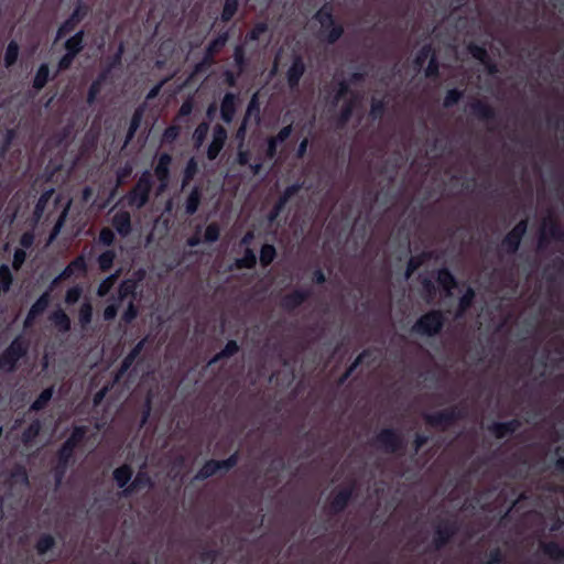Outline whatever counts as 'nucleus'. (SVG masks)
Masks as SVG:
<instances>
[{
    "label": "nucleus",
    "mask_w": 564,
    "mask_h": 564,
    "mask_svg": "<svg viewBox=\"0 0 564 564\" xmlns=\"http://www.w3.org/2000/svg\"><path fill=\"white\" fill-rule=\"evenodd\" d=\"M313 19L321 25L318 37L327 44H335L344 35V25L334 15L333 6L324 3L314 14Z\"/></svg>",
    "instance_id": "1"
},
{
    "label": "nucleus",
    "mask_w": 564,
    "mask_h": 564,
    "mask_svg": "<svg viewBox=\"0 0 564 564\" xmlns=\"http://www.w3.org/2000/svg\"><path fill=\"white\" fill-rule=\"evenodd\" d=\"M446 317L441 310H430L422 314L412 325L411 333L421 337H435L444 328Z\"/></svg>",
    "instance_id": "2"
},
{
    "label": "nucleus",
    "mask_w": 564,
    "mask_h": 564,
    "mask_svg": "<svg viewBox=\"0 0 564 564\" xmlns=\"http://www.w3.org/2000/svg\"><path fill=\"white\" fill-rule=\"evenodd\" d=\"M152 188L153 175L149 170H145L141 173L133 187L127 193V205L137 209L144 207L149 203Z\"/></svg>",
    "instance_id": "3"
},
{
    "label": "nucleus",
    "mask_w": 564,
    "mask_h": 564,
    "mask_svg": "<svg viewBox=\"0 0 564 564\" xmlns=\"http://www.w3.org/2000/svg\"><path fill=\"white\" fill-rule=\"evenodd\" d=\"M29 347V341L22 335L17 336L1 352L0 368L6 372L15 371L18 361L26 356Z\"/></svg>",
    "instance_id": "4"
},
{
    "label": "nucleus",
    "mask_w": 564,
    "mask_h": 564,
    "mask_svg": "<svg viewBox=\"0 0 564 564\" xmlns=\"http://www.w3.org/2000/svg\"><path fill=\"white\" fill-rule=\"evenodd\" d=\"M91 12V7L84 0H77L75 7L67 19H65L57 28L55 41H59L68 34L75 32L77 26Z\"/></svg>",
    "instance_id": "5"
},
{
    "label": "nucleus",
    "mask_w": 564,
    "mask_h": 564,
    "mask_svg": "<svg viewBox=\"0 0 564 564\" xmlns=\"http://www.w3.org/2000/svg\"><path fill=\"white\" fill-rule=\"evenodd\" d=\"M465 414L466 413L464 408L458 405H452L442 411L426 413L423 415V417L427 425L445 430L454 425L457 421L464 419Z\"/></svg>",
    "instance_id": "6"
},
{
    "label": "nucleus",
    "mask_w": 564,
    "mask_h": 564,
    "mask_svg": "<svg viewBox=\"0 0 564 564\" xmlns=\"http://www.w3.org/2000/svg\"><path fill=\"white\" fill-rule=\"evenodd\" d=\"M373 445L388 454H397L404 449L402 435L392 427H384L377 433Z\"/></svg>",
    "instance_id": "7"
},
{
    "label": "nucleus",
    "mask_w": 564,
    "mask_h": 564,
    "mask_svg": "<svg viewBox=\"0 0 564 564\" xmlns=\"http://www.w3.org/2000/svg\"><path fill=\"white\" fill-rule=\"evenodd\" d=\"M458 531V523L455 519H441L434 525L432 546L435 551L444 549Z\"/></svg>",
    "instance_id": "8"
},
{
    "label": "nucleus",
    "mask_w": 564,
    "mask_h": 564,
    "mask_svg": "<svg viewBox=\"0 0 564 564\" xmlns=\"http://www.w3.org/2000/svg\"><path fill=\"white\" fill-rule=\"evenodd\" d=\"M355 494V484L338 488L334 491L328 505V513L336 516L346 510Z\"/></svg>",
    "instance_id": "9"
},
{
    "label": "nucleus",
    "mask_w": 564,
    "mask_h": 564,
    "mask_svg": "<svg viewBox=\"0 0 564 564\" xmlns=\"http://www.w3.org/2000/svg\"><path fill=\"white\" fill-rule=\"evenodd\" d=\"M551 240L564 241V230L555 218L544 223L539 235L538 248L543 250Z\"/></svg>",
    "instance_id": "10"
},
{
    "label": "nucleus",
    "mask_w": 564,
    "mask_h": 564,
    "mask_svg": "<svg viewBox=\"0 0 564 564\" xmlns=\"http://www.w3.org/2000/svg\"><path fill=\"white\" fill-rule=\"evenodd\" d=\"M171 164H172V155L170 153L163 152V153L159 154L156 164L154 166V176L160 182V186H159L160 192L164 191L170 182Z\"/></svg>",
    "instance_id": "11"
},
{
    "label": "nucleus",
    "mask_w": 564,
    "mask_h": 564,
    "mask_svg": "<svg viewBox=\"0 0 564 564\" xmlns=\"http://www.w3.org/2000/svg\"><path fill=\"white\" fill-rule=\"evenodd\" d=\"M311 295V289H295L281 299L280 305L284 311L293 312L305 303Z\"/></svg>",
    "instance_id": "12"
},
{
    "label": "nucleus",
    "mask_w": 564,
    "mask_h": 564,
    "mask_svg": "<svg viewBox=\"0 0 564 564\" xmlns=\"http://www.w3.org/2000/svg\"><path fill=\"white\" fill-rule=\"evenodd\" d=\"M228 138L227 130L221 124H216L213 129V139L210 144L207 148V159L209 161H214L218 158L219 153L225 147L226 140Z\"/></svg>",
    "instance_id": "13"
},
{
    "label": "nucleus",
    "mask_w": 564,
    "mask_h": 564,
    "mask_svg": "<svg viewBox=\"0 0 564 564\" xmlns=\"http://www.w3.org/2000/svg\"><path fill=\"white\" fill-rule=\"evenodd\" d=\"M471 115L482 122H495L497 121V111L487 101L477 99L469 105Z\"/></svg>",
    "instance_id": "14"
},
{
    "label": "nucleus",
    "mask_w": 564,
    "mask_h": 564,
    "mask_svg": "<svg viewBox=\"0 0 564 564\" xmlns=\"http://www.w3.org/2000/svg\"><path fill=\"white\" fill-rule=\"evenodd\" d=\"M521 421L519 419H512L507 422H494L488 425L487 430L497 440H503L509 435H512L516 431L521 427Z\"/></svg>",
    "instance_id": "15"
},
{
    "label": "nucleus",
    "mask_w": 564,
    "mask_h": 564,
    "mask_svg": "<svg viewBox=\"0 0 564 564\" xmlns=\"http://www.w3.org/2000/svg\"><path fill=\"white\" fill-rule=\"evenodd\" d=\"M239 97L235 93H226L220 101V118L225 123H231L237 112Z\"/></svg>",
    "instance_id": "16"
},
{
    "label": "nucleus",
    "mask_w": 564,
    "mask_h": 564,
    "mask_svg": "<svg viewBox=\"0 0 564 564\" xmlns=\"http://www.w3.org/2000/svg\"><path fill=\"white\" fill-rule=\"evenodd\" d=\"M304 73H305L304 61L300 55H296L293 58L292 64L286 72V79H288L289 87L291 89H295L299 87L300 80H301L302 76L304 75Z\"/></svg>",
    "instance_id": "17"
},
{
    "label": "nucleus",
    "mask_w": 564,
    "mask_h": 564,
    "mask_svg": "<svg viewBox=\"0 0 564 564\" xmlns=\"http://www.w3.org/2000/svg\"><path fill=\"white\" fill-rule=\"evenodd\" d=\"M111 225L121 237L129 236L132 231V221L130 213L126 210L116 213L112 216Z\"/></svg>",
    "instance_id": "18"
},
{
    "label": "nucleus",
    "mask_w": 564,
    "mask_h": 564,
    "mask_svg": "<svg viewBox=\"0 0 564 564\" xmlns=\"http://www.w3.org/2000/svg\"><path fill=\"white\" fill-rule=\"evenodd\" d=\"M88 270L86 259L83 254L73 259L59 273V278L70 279L74 275H84Z\"/></svg>",
    "instance_id": "19"
},
{
    "label": "nucleus",
    "mask_w": 564,
    "mask_h": 564,
    "mask_svg": "<svg viewBox=\"0 0 564 564\" xmlns=\"http://www.w3.org/2000/svg\"><path fill=\"white\" fill-rule=\"evenodd\" d=\"M145 339H141L137 343V345L127 354V356L122 359L120 367L116 375V380H119L133 365L135 359L139 357L141 351L144 348Z\"/></svg>",
    "instance_id": "20"
},
{
    "label": "nucleus",
    "mask_w": 564,
    "mask_h": 564,
    "mask_svg": "<svg viewBox=\"0 0 564 564\" xmlns=\"http://www.w3.org/2000/svg\"><path fill=\"white\" fill-rule=\"evenodd\" d=\"M86 33L83 29L76 31L73 35H70L63 44V47L66 52L72 53L78 56L85 48Z\"/></svg>",
    "instance_id": "21"
},
{
    "label": "nucleus",
    "mask_w": 564,
    "mask_h": 564,
    "mask_svg": "<svg viewBox=\"0 0 564 564\" xmlns=\"http://www.w3.org/2000/svg\"><path fill=\"white\" fill-rule=\"evenodd\" d=\"M150 486H152L151 477L147 471L140 470L130 485L122 490V496L130 497L132 494Z\"/></svg>",
    "instance_id": "22"
},
{
    "label": "nucleus",
    "mask_w": 564,
    "mask_h": 564,
    "mask_svg": "<svg viewBox=\"0 0 564 564\" xmlns=\"http://www.w3.org/2000/svg\"><path fill=\"white\" fill-rule=\"evenodd\" d=\"M436 281L445 291L446 295H451L452 291L457 288L456 278L446 267H443L436 271Z\"/></svg>",
    "instance_id": "23"
},
{
    "label": "nucleus",
    "mask_w": 564,
    "mask_h": 564,
    "mask_svg": "<svg viewBox=\"0 0 564 564\" xmlns=\"http://www.w3.org/2000/svg\"><path fill=\"white\" fill-rule=\"evenodd\" d=\"M202 187L199 185H194L184 203L185 214L188 216H193L198 210L199 205L202 203Z\"/></svg>",
    "instance_id": "24"
},
{
    "label": "nucleus",
    "mask_w": 564,
    "mask_h": 564,
    "mask_svg": "<svg viewBox=\"0 0 564 564\" xmlns=\"http://www.w3.org/2000/svg\"><path fill=\"white\" fill-rule=\"evenodd\" d=\"M132 476L133 469L128 464H123L117 467L112 473L113 480L116 481L117 486L122 489L127 488L130 485Z\"/></svg>",
    "instance_id": "25"
},
{
    "label": "nucleus",
    "mask_w": 564,
    "mask_h": 564,
    "mask_svg": "<svg viewBox=\"0 0 564 564\" xmlns=\"http://www.w3.org/2000/svg\"><path fill=\"white\" fill-rule=\"evenodd\" d=\"M285 469V460L283 456H276L270 463L269 467L265 470V476L268 480L272 482L273 486H276L280 482V473Z\"/></svg>",
    "instance_id": "26"
},
{
    "label": "nucleus",
    "mask_w": 564,
    "mask_h": 564,
    "mask_svg": "<svg viewBox=\"0 0 564 564\" xmlns=\"http://www.w3.org/2000/svg\"><path fill=\"white\" fill-rule=\"evenodd\" d=\"M50 321L52 322L54 327L62 334L68 333L70 330V318L62 308L54 311L50 316Z\"/></svg>",
    "instance_id": "27"
},
{
    "label": "nucleus",
    "mask_w": 564,
    "mask_h": 564,
    "mask_svg": "<svg viewBox=\"0 0 564 564\" xmlns=\"http://www.w3.org/2000/svg\"><path fill=\"white\" fill-rule=\"evenodd\" d=\"M88 429L85 425H75L72 430L70 435L63 443L66 447L75 451L79 444H82L87 435Z\"/></svg>",
    "instance_id": "28"
},
{
    "label": "nucleus",
    "mask_w": 564,
    "mask_h": 564,
    "mask_svg": "<svg viewBox=\"0 0 564 564\" xmlns=\"http://www.w3.org/2000/svg\"><path fill=\"white\" fill-rule=\"evenodd\" d=\"M432 258V252L430 251H422L419 254L412 256L405 268V276L410 278L414 272L421 268L426 261H429Z\"/></svg>",
    "instance_id": "29"
},
{
    "label": "nucleus",
    "mask_w": 564,
    "mask_h": 564,
    "mask_svg": "<svg viewBox=\"0 0 564 564\" xmlns=\"http://www.w3.org/2000/svg\"><path fill=\"white\" fill-rule=\"evenodd\" d=\"M357 100L349 98L344 101V104L340 107L339 115L337 118V127L344 128L349 122L354 115V110L356 108Z\"/></svg>",
    "instance_id": "30"
},
{
    "label": "nucleus",
    "mask_w": 564,
    "mask_h": 564,
    "mask_svg": "<svg viewBox=\"0 0 564 564\" xmlns=\"http://www.w3.org/2000/svg\"><path fill=\"white\" fill-rule=\"evenodd\" d=\"M221 467L219 460L209 459L207 460L202 468L196 473L194 479L198 481L206 480L213 477L216 473L220 471Z\"/></svg>",
    "instance_id": "31"
},
{
    "label": "nucleus",
    "mask_w": 564,
    "mask_h": 564,
    "mask_svg": "<svg viewBox=\"0 0 564 564\" xmlns=\"http://www.w3.org/2000/svg\"><path fill=\"white\" fill-rule=\"evenodd\" d=\"M371 351L370 349L362 350L356 359L347 367V369L341 373V376L338 379V384H344L351 375L356 371V369L364 362V360L368 357H370Z\"/></svg>",
    "instance_id": "32"
},
{
    "label": "nucleus",
    "mask_w": 564,
    "mask_h": 564,
    "mask_svg": "<svg viewBox=\"0 0 564 564\" xmlns=\"http://www.w3.org/2000/svg\"><path fill=\"white\" fill-rule=\"evenodd\" d=\"M54 386L45 388L30 405L29 411L39 412L47 406L54 395Z\"/></svg>",
    "instance_id": "33"
},
{
    "label": "nucleus",
    "mask_w": 564,
    "mask_h": 564,
    "mask_svg": "<svg viewBox=\"0 0 564 564\" xmlns=\"http://www.w3.org/2000/svg\"><path fill=\"white\" fill-rule=\"evenodd\" d=\"M142 118H143V108L139 107L134 110V112L130 119V123H129L128 131L126 134V140H124L126 145L133 140L138 129L140 128Z\"/></svg>",
    "instance_id": "34"
},
{
    "label": "nucleus",
    "mask_w": 564,
    "mask_h": 564,
    "mask_svg": "<svg viewBox=\"0 0 564 564\" xmlns=\"http://www.w3.org/2000/svg\"><path fill=\"white\" fill-rule=\"evenodd\" d=\"M521 241L519 237L509 231L500 242V250L507 254H514L519 250Z\"/></svg>",
    "instance_id": "35"
},
{
    "label": "nucleus",
    "mask_w": 564,
    "mask_h": 564,
    "mask_svg": "<svg viewBox=\"0 0 564 564\" xmlns=\"http://www.w3.org/2000/svg\"><path fill=\"white\" fill-rule=\"evenodd\" d=\"M50 79V67L46 63H43L39 66L35 73V76L32 82V87L36 91H40L46 86Z\"/></svg>",
    "instance_id": "36"
},
{
    "label": "nucleus",
    "mask_w": 564,
    "mask_h": 564,
    "mask_svg": "<svg viewBox=\"0 0 564 564\" xmlns=\"http://www.w3.org/2000/svg\"><path fill=\"white\" fill-rule=\"evenodd\" d=\"M42 423L40 420H33L22 432L21 440L24 445H29L40 435Z\"/></svg>",
    "instance_id": "37"
},
{
    "label": "nucleus",
    "mask_w": 564,
    "mask_h": 564,
    "mask_svg": "<svg viewBox=\"0 0 564 564\" xmlns=\"http://www.w3.org/2000/svg\"><path fill=\"white\" fill-rule=\"evenodd\" d=\"M94 307L89 300L84 301L78 310V322L83 329H86L93 321Z\"/></svg>",
    "instance_id": "38"
},
{
    "label": "nucleus",
    "mask_w": 564,
    "mask_h": 564,
    "mask_svg": "<svg viewBox=\"0 0 564 564\" xmlns=\"http://www.w3.org/2000/svg\"><path fill=\"white\" fill-rule=\"evenodd\" d=\"M475 291L473 288L468 286L465 293L460 296L458 301L457 311L455 317H462L468 308L473 305L475 299Z\"/></svg>",
    "instance_id": "39"
},
{
    "label": "nucleus",
    "mask_w": 564,
    "mask_h": 564,
    "mask_svg": "<svg viewBox=\"0 0 564 564\" xmlns=\"http://www.w3.org/2000/svg\"><path fill=\"white\" fill-rule=\"evenodd\" d=\"M257 265V256L254 251L247 247L243 251V256L235 260V267L237 269H253Z\"/></svg>",
    "instance_id": "40"
},
{
    "label": "nucleus",
    "mask_w": 564,
    "mask_h": 564,
    "mask_svg": "<svg viewBox=\"0 0 564 564\" xmlns=\"http://www.w3.org/2000/svg\"><path fill=\"white\" fill-rule=\"evenodd\" d=\"M541 550L544 555L552 560H564V547L555 541L542 543Z\"/></svg>",
    "instance_id": "41"
},
{
    "label": "nucleus",
    "mask_w": 564,
    "mask_h": 564,
    "mask_svg": "<svg viewBox=\"0 0 564 564\" xmlns=\"http://www.w3.org/2000/svg\"><path fill=\"white\" fill-rule=\"evenodd\" d=\"M20 47L15 41H10L6 47L3 64L6 68H11L15 65L19 57Z\"/></svg>",
    "instance_id": "42"
},
{
    "label": "nucleus",
    "mask_w": 564,
    "mask_h": 564,
    "mask_svg": "<svg viewBox=\"0 0 564 564\" xmlns=\"http://www.w3.org/2000/svg\"><path fill=\"white\" fill-rule=\"evenodd\" d=\"M198 171V162L196 161L195 158H191L187 161L185 169L183 171L182 188H185L187 185H189V183L194 180Z\"/></svg>",
    "instance_id": "43"
},
{
    "label": "nucleus",
    "mask_w": 564,
    "mask_h": 564,
    "mask_svg": "<svg viewBox=\"0 0 564 564\" xmlns=\"http://www.w3.org/2000/svg\"><path fill=\"white\" fill-rule=\"evenodd\" d=\"M56 544V541L53 535L50 533H43L39 536L35 543V550L39 555H45L48 551H51Z\"/></svg>",
    "instance_id": "44"
},
{
    "label": "nucleus",
    "mask_w": 564,
    "mask_h": 564,
    "mask_svg": "<svg viewBox=\"0 0 564 564\" xmlns=\"http://www.w3.org/2000/svg\"><path fill=\"white\" fill-rule=\"evenodd\" d=\"M435 54L432 44H424L415 54L413 59V65L415 68H422L426 61L431 58V56Z\"/></svg>",
    "instance_id": "45"
},
{
    "label": "nucleus",
    "mask_w": 564,
    "mask_h": 564,
    "mask_svg": "<svg viewBox=\"0 0 564 564\" xmlns=\"http://www.w3.org/2000/svg\"><path fill=\"white\" fill-rule=\"evenodd\" d=\"M387 100L386 98L377 99L372 98L370 104V111L369 116L372 120H380L382 119L383 115L387 110Z\"/></svg>",
    "instance_id": "46"
},
{
    "label": "nucleus",
    "mask_w": 564,
    "mask_h": 564,
    "mask_svg": "<svg viewBox=\"0 0 564 564\" xmlns=\"http://www.w3.org/2000/svg\"><path fill=\"white\" fill-rule=\"evenodd\" d=\"M276 258V249L271 243H264L260 249V264L263 268L269 267Z\"/></svg>",
    "instance_id": "47"
},
{
    "label": "nucleus",
    "mask_w": 564,
    "mask_h": 564,
    "mask_svg": "<svg viewBox=\"0 0 564 564\" xmlns=\"http://www.w3.org/2000/svg\"><path fill=\"white\" fill-rule=\"evenodd\" d=\"M229 40V32L224 31L220 32L215 39H213L206 48L209 51L210 54H218L223 47L227 44Z\"/></svg>",
    "instance_id": "48"
},
{
    "label": "nucleus",
    "mask_w": 564,
    "mask_h": 564,
    "mask_svg": "<svg viewBox=\"0 0 564 564\" xmlns=\"http://www.w3.org/2000/svg\"><path fill=\"white\" fill-rule=\"evenodd\" d=\"M116 252L112 249L105 250L99 254L97 262L102 272H108L115 262Z\"/></svg>",
    "instance_id": "49"
},
{
    "label": "nucleus",
    "mask_w": 564,
    "mask_h": 564,
    "mask_svg": "<svg viewBox=\"0 0 564 564\" xmlns=\"http://www.w3.org/2000/svg\"><path fill=\"white\" fill-rule=\"evenodd\" d=\"M239 8V0H225L220 20L225 23L232 20Z\"/></svg>",
    "instance_id": "50"
},
{
    "label": "nucleus",
    "mask_w": 564,
    "mask_h": 564,
    "mask_svg": "<svg viewBox=\"0 0 564 564\" xmlns=\"http://www.w3.org/2000/svg\"><path fill=\"white\" fill-rule=\"evenodd\" d=\"M232 57L235 66L239 69V74H242L248 65L243 45L239 44L235 46Z\"/></svg>",
    "instance_id": "51"
},
{
    "label": "nucleus",
    "mask_w": 564,
    "mask_h": 564,
    "mask_svg": "<svg viewBox=\"0 0 564 564\" xmlns=\"http://www.w3.org/2000/svg\"><path fill=\"white\" fill-rule=\"evenodd\" d=\"M67 213H68V208L66 207L59 214L57 220L55 221V224L48 235L47 243H52L61 234V231L65 225L66 218H67Z\"/></svg>",
    "instance_id": "52"
},
{
    "label": "nucleus",
    "mask_w": 564,
    "mask_h": 564,
    "mask_svg": "<svg viewBox=\"0 0 564 564\" xmlns=\"http://www.w3.org/2000/svg\"><path fill=\"white\" fill-rule=\"evenodd\" d=\"M13 283V275L8 264L0 265V289L7 293Z\"/></svg>",
    "instance_id": "53"
},
{
    "label": "nucleus",
    "mask_w": 564,
    "mask_h": 564,
    "mask_svg": "<svg viewBox=\"0 0 564 564\" xmlns=\"http://www.w3.org/2000/svg\"><path fill=\"white\" fill-rule=\"evenodd\" d=\"M421 284H422V290L424 293L425 302L426 303L434 302L436 294H437V289H436L434 282L430 278H423L421 280Z\"/></svg>",
    "instance_id": "54"
},
{
    "label": "nucleus",
    "mask_w": 564,
    "mask_h": 564,
    "mask_svg": "<svg viewBox=\"0 0 564 564\" xmlns=\"http://www.w3.org/2000/svg\"><path fill=\"white\" fill-rule=\"evenodd\" d=\"M209 131V123L206 121L200 122L193 133V140L196 148H199L207 138Z\"/></svg>",
    "instance_id": "55"
},
{
    "label": "nucleus",
    "mask_w": 564,
    "mask_h": 564,
    "mask_svg": "<svg viewBox=\"0 0 564 564\" xmlns=\"http://www.w3.org/2000/svg\"><path fill=\"white\" fill-rule=\"evenodd\" d=\"M220 237V226L218 223H210L207 225L204 231V242L214 243L219 240Z\"/></svg>",
    "instance_id": "56"
},
{
    "label": "nucleus",
    "mask_w": 564,
    "mask_h": 564,
    "mask_svg": "<svg viewBox=\"0 0 564 564\" xmlns=\"http://www.w3.org/2000/svg\"><path fill=\"white\" fill-rule=\"evenodd\" d=\"M463 91L457 88H452L446 91V95L443 99L444 108H452L457 105L463 98Z\"/></svg>",
    "instance_id": "57"
},
{
    "label": "nucleus",
    "mask_w": 564,
    "mask_h": 564,
    "mask_svg": "<svg viewBox=\"0 0 564 564\" xmlns=\"http://www.w3.org/2000/svg\"><path fill=\"white\" fill-rule=\"evenodd\" d=\"M51 303L50 291H45L42 293L36 301L31 305L33 308V313H37L39 315L43 314Z\"/></svg>",
    "instance_id": "58"
},
{
    "label": "nucleus",
    "mask_w": 564,
    "mask_h": 564,
    "mask_svg": "<svg viewBox=\"0 0 564 564\" xmlns=\"http://www.w3.org/2000/svg\"><path fill=\"white\" fill-rule=\"evenodd\" d=\"M468 52L470 55L478 62L485 63V61H489V54L487 48L484 45H478L475 43H470L468 46Z\"/></svg>",
    "instance_id": "59"
},
{
    "label": "nucleus",
    "mask_w": 564,
    "mask_h": 564,
    "mask_svg": "<svg viewBox=\"0 0 564 564\" xmlns=\"http://www.w3.org/2000/svg\"><path fill=\"white\" fill-rule=\"evenodd\" d=\"M115 242H116L115 232L110 228L104 227L99 231V235L97 238V243L101 245L104 247H111L115 245Z\"/></svg>",
    "instance_id": "60"
},
{
    "label": "nucleus",
    "mask_w": 564,
    "mask_h": 564,
    "mask_svg": "<svg viewBox=\"0 0 564 564\" xmlns=\"http://www.w3.org/2000/svg\"><path fill=\"white\" fill-rule=\"evenodd\" d=\"M440 76V63L436 54H433L425 68V77L430 79H436Z\"/></svg>",
    "instance_id": "61"
},
{
    "label": "nucleus",
    "mask_w": 564,
    "mask_h": 564,
    "mask_svg": "<svg viewBox=\"0 0 564 564\" xmlns=\"http://www.w3.org/2000/svg\"><path fill=\"white\" fill-rule=\"evenodd\" d=\"M74 452L75 451H73L69 447H66L65 445L62 444L56 453L57 463H61V465L69 466V464L74 457Z\"/></svg>",
    "instance_id": "62"
},
{
    "label": "nucleus",
    "mask_w": 564,
    "mask_h": 564,
    "mask_svg": "<svg viewBox=\"0 0 564 564\" xmlns=\"http://www.w3.org/2000/svg\"><path fill=\"white\" fill-rule=\"evenodd\" d=\"M82 294H83V289L80 285H74V286L69 288L65 294V303L67 305L76 304L80 300Z\"/></svg>",
    "instance_id": "63"
},
{
    "label": "nucleus",
    "mask_w": 564,
    "mask_h": 564,
    "mask_svg": "<svg viewBox=\"0 0 564 564\" xmlns=\"http://www.w3.org/2000/svg\"><path fill=\"white\" fill-rule=\"evenodd\" d=\"M486 564H503L505 555L500 547H495L486 554Z\"/></svg>",
    "instance_id": "64"
}]
</instances>
